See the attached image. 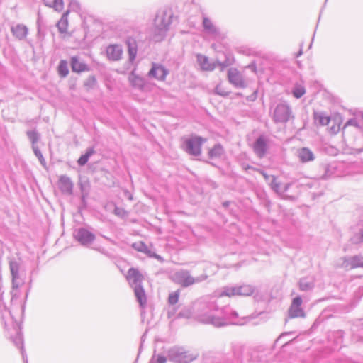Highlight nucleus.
<instances>
[{
    "label": "nucleus",
    "instance_id": "obj_1",
    "mask_svg": "<svg viewBox=\"0 0 363 363\" xmlns=\"http://www.w3.org/2000/svg\"><path fill=\"white\" fill-rule=\"evenodd\" d=\"M224 312L220 311L216 299L206 297L197 300L191 307L184 308L179 313V316L194 318L201 323L220 327L223 326L224 319L220 313Z\"/></svg>",
    "mask_w": 363,
    "mask_h": 363
},
{
    "label": "nucleus",
    "instance_id": "obj_2",
    "mask_svg": "<svg viewBox=\"0 0 363 363\" xmlns=\"http://www.w3.org/2000/svg\"><path fill=\"white\" fill-rule=\"evenodd\" d=\"M1 317L6 330H10L9 325L10 323L11 324L12 329L15 333V335L13 336V335L11 334V339L12 340L13 344L17 347L21 349L24 362L28 363V359L25 356V351L23 350V340L19 324L18 323L17 320H14L11 311H8L6 308H4V311H1Z\"/></svg>",
    "mask_w": 363,
    "mask_h": 363
},
{
    "label": "nucleus",
    "instance_id": "obj_3",
    "mask_svg": "<svg viewBox=\"0 0 363 363\" xmlns=\"http://www.w3.org/2000/svg\"><path fill=\"white\" fill-rule=\"evenodd\" d=\"M143 279V275L137 269L130 268L128 269L127 280L133 289L135 296L139 302L140 307L144 308L146 305L147 298L145 292L141 286Z\"/></svg>",
    "mask_w": 363,
    "mask_h": 363
},
{
    "label": "nucleus",
    "instance_id": "obj_4",
    "mask_svg": "<svg viewBox=\"0 0 363 363\" xmlns=\"http://www.w3.org/2000/svg\"><path fill=\"white\" fill-rule=\"evenodd\" d=\"M170 278L174 283L180 285L183 288H187L205 281L208 279V275L203 274L201 276L194 277L189 270L182 269L174 272Z\"/></svg>",
    "mask_w": 363,
    "mask_h": 363
},
{
    "label": "nucleus",
    "instance_id": "obj_5",
    "mask_svg": "<svg viewBox=\"0 0 363 363\" xmlns=\"http://www.w3.org/2000/svg\"><path fill=\"white\" fill-rule=\"evenodd\" d=\"M171 22V16H168L166 13H163L161 16H157L152 40L155 42H160L162 40L166 35Z\"/></svg>",
    "mask_w": 363,
    "mask_h": 363
},
{
    "label": "nucleus",
    "instance_id": "obj_6",
    "mask_svg": "<svg viewBox=\"0 0 363 363\" xmlns=\"http://www.w3.org/2000/svg\"><path fill=\"white\" fill-rule=\"evenodd\" d=\"M255 291V288L250 284H242L240 286H227L221 289L218 294L219 296H247L252 295Z\"/></svg>",
    "mask_w": 363,
    "mask_h": 363
},
{
    "label": "nucleus",
    "instance_id": "obj_7",
    "mask_svg": "<svg viewBox=\"0 0 363 363\" xmlns=\"http://www.w3.org/2000/svg\"><path fill=\"white\" fill-rule=\"evenodd\" d=\"M11 274L12 276L11 303H14L18 297V289L23 284V279L20 277V264L16 260L9 262Z\"/></svg>",
    "mask_w": 363,
    "mask_h": 363
},
{
    "label": "nucleus",
    "instance_id": "obj_8",
    "mask_svg": "<svg viewBox=\"0 0 363 363\" xmlns=\"http://www.w3.org/2000/svg\"><path fill=\"white\" fill-rule=\"evenodd\" d=\"M168 359L176 363H190L196 358V355L186 351L184 348L172 347L167 352Z\"/></svg>",
    "mask_w": 363,
    "mask_h": 363
},
{
    "label": "nucleus",
    "instance_id": "obj_9",
    "mask_svg": "<svg viewBox=\"0 0 363 363\" xmlns=\"http://www.w3.org/2000/svg\"><path fill=\"white\" fill-rule=\"evenodd\" d=\"M292 117L291 108L285 102L278 104L273 111V120L275 123H285Z\"/></svg>",
    "mask_w": 363,
    "mask_h": 363
},
{
    "label": "nucleus",
    "instance_id": "obj_10",
    "mask_svg": "<svg viewBox=\"0 0 363 363\" xmlns=\"http://www.w3.org/2000/svg\"><path fill=\"white\" fill-rule=\"evenodd\" d=\"M206 141L200 136H194L184 140L183 149L191 155L199 156L201 152V145Z\"/></svg>",
    "mask_w": 363,
    "mask_h": 363
},
{
    "label": "nucleus",
    "instance_id": "obj_11",
    "mask_svg": "<svg viewBox=\"0 0 363 363\" xmlns=\"http://www.w3.org/2000/svg\"><path fill=\"white\" fill-rule=\"evenodd\" d=\"M220 311H225L224 313H220V315L223 317L224 319L223 325L228 323L242 325L247 323V320L250 319L248 317L240 318L238 313L236 311L231 310L229 307L221 308Z\"/></svg>",
    "mask_w": 363,
    "mask_h": 363
},
{
    "label": "nucleus",
    "instance_id": "obj_12",
    "mask_svg": "<svg viewBox=\"0 0 363 363\" xmlns=\"http://www.w3.org/2000/svg\"><path fill=\"white\" fill-rule=\"evenodd\" d=\"M196 59L201 69L204 71H213L216 68V65L220 66L221 69H223L231 64L229 57H227L223 62L217 61L216 63L211 62L208 57L201 54H198L196 55Z\"/></svg>",
    "mask_w": 363,
    "mask_h": 363
},
{
    "label": "nucleus",
    "instance_id": "obj_13",
    "mask_svg": "<svg viewBox=\"0 0 363 363\" xmlns=\"http://www.w3.org/2000/svg\"><path fill=\"white\" fill-rule=\"evenodd\" d=\"M303 301L301 296L295 297L289 309V316L291 318H305L306 313L301 307Z\"/></svg>",
    "mask_w": 363,
    "mask_h": 363
},
{
    "label": "nucleus",
    "instance_id": "obj_14",
    "mask_svg": "<svg viewBox=\"0 0 363 363\" xmlns=\"http://www.w3.org/2000/svg\"><path fill=\"white\" fill-rule=\"evenodd\" d=\"M74 236L84 246H88L95 240V235L83 228L76 230Z\"/></svg>",
    "mask_w": 363,
    "mask_h": 363
},
{
    "label": "nucleus",
    "instance_id": "obj_15",
    "mask_svg": "<svg viewBox=\"0 0 363 363\" xmlns=\"http://www.w3.org/2000/svg\"><path fill=\"white\" fill-rule=\"evenodd\" d=\"M169 71L164 66L159 63H152V67L148 72L150 77H153L158 81H164Z\"/></svg>",
    "mask_w": 363,
    "mask_h": 363
},
{
    "label": "nucleus",
    "instance_id": "obj_16",
    "mask_svg": "<svg viewBox=\"0 0 363 363\" xmlns=\"http://www.w3.org/2000/svg\"><path fill=\"white\" fill-rule=\"evenodd\" d=\"M228 78L230 83L236 88L243 89L247 86V83L242 74L236 69L230 68L228 69Z\"/></svg>",
    "mask_w": 363,
    "mask_h": 363
},
{
    "label": "nucleus",
    "instance_id": "obj_17",
    "mask_svg": "<svg viewBox=\"0 0 363 363\" xmlns=\"http://www.w3.org/2000/svg\"><path fill=\"white\" fill-rule=\"evenodd\" d=\"M268 149V139L264 135L259 136L253 144V150L256 155L262 158L267 153Z\"/></svg>",
    "mask_w": 363,
    "mask_h": 363
},
{
    "label": "nucleus",
    "instance_id": "obj_18",
    "mask_svg": "<svg viewBox=\"0 0 363 363\" xmlns=\"http://www.w3.org/2000/svg\"><path fill=\"white\" fill-rule=\"evenodd\" d=\"M340 267L345 269L363 268V256L354 255L353 257H344L341 259Z\"/></svg>",
    "mask_w": 363,
    "mask_h": 363
},
{
    "label": "nucleus",
    "instance_id": "obj_19",
    "mask_svg": "<svg viewBox=\"0 0 363 363\" xmlns=\"http://www.w3.org/2000/svg\"><path fill=\"white\" fill-rule=\"evenodd\" d=\"M342 165V164H337L335 163L323 164L320 168L324 173L320 176V178L328 179L333 177H339L340 174L337 173V169L341 168Z\"/></svg>",
    "mask_w": 363,
    "mask_h": 363
},
{
    "label": "nucleus",
    "instance_id": "obj_20",
    "mask_svg": "<svg viewBox=\"0 0 363 363\" xmlns=\"http://www.w3.org/2000/svg\"><path fill=\"white\" fill-rule=\"evenodd\" d=\"M106 56L112 61L120 60L123 55L122 46L118 44H112L107 46L106 49Z\"/></svg>",
    "mask_w": 363,
    "mask_h": 363
},
{
    "label": "nucleus",
    "instance_id": "obj_21",
    "mask_svg": "<svg viewBox=\"0 0 363 363\" xmlns=\"http://www.w3.org/2000/svg\"><path fill=\"white\" fill-rule=\"evenodd\" d=\"M129 81L133 87L140 91H146L148 90V84L145 79L136 75L134 72H132L130 74Z\"/></svg>",
    "mask_w": 363,
    "mask_h": 363
},
{
    "label": "nucleus",
    "instance_id": "obj_22",
    "mask_svg": "<svg viewBox=\"0 0 363 363\" xmlns=\"http://www.w3.org/2000/svg\"><path fill=\"white\" fill-rule=\"evenodd\" d=\"M202 26L204 32L212 38L215 39L219 35L220 32L218 28L214 25L209 18L203 16Z\"/></svg>",
    "mask_w": 363,
    "mask_h": 363
},
{
    "label": "nucleus",
    "instance_id": "obj_23",
    "mask_svg": "<svg viewBox=\"0 0 363 363\" xmlns=\"http://www.w3.org/2000/svg\"><path fill=\"white\" fill-rule=\"evenodd\" d=\"M58 186L63 194L71 195L73 193L74 184L71 179L66 175L60 176L58 182Z\"/></svg>",
    "mask_w": 363,
    "mask_h": 363
},
{
    "label": "nucleus",
    "instance_id": "obj_24",
    "mask_svg": "<svg viewBox=\"0 0 363 363\" xmlns=\"http://www.w3.org/2000/svg\"><path fill=\"white\" fill-rule=\"evenodd\" d=\"M12 34L18 40H23L28 34V28L25 25L16 24L11 28Z\"/></svg>",
    "mask_w": 363,
    "mask_h": 363
},
{
    "label": "nucleus",
    "instance_id": "obj_25",
    "mask_svg": "<svg viewBox=\"0 0 363 363\" xmlns=\"http://www.w3.org/2000/svg\"><path fill=\"white\" fill-rule=\"evenodd\" d=\"M298 157L299 160L303 163L314 160L313 152L307 147H302L298 150Z\"/></svg>",
    "mask_w": 363,
    "mask_h": 363
},
{
    "label": "nucleus",
    "instance_id": "obj_26",
    "mask_svg": "<svg viewBox=\"0 0 363 363\" xmlns=\"http://www.w3.org/2000/svg\"><path fill=\"white\" fill-rule=\"evenodd\" d=\"M127 45L128 49L129 61L130 62H133L138 52L136 41L133 38H128L127 40Z\"/></svg>",
    "mask_w": 363,
    "mask_h": 363
},
{
    "label": "nucleus",
    "instance_id": "obj_27",
    "mask_svg": "<svg viewBox=\"0 0 363 363\" xmlns=\"http://www.w3.org/2000/svg\"><path fill=\"white\" fill-rule=\"evenodd\" d=\"M71 67L73 72H81L88 70L87 65L79 60L77 57H72L71 59Z\"/></svg>",
    "mask_w": 363,
    "mask_h": 363
},
{
    "label": "nucleus",
    "instance_id": "obj_28",
    "mask_svg": "<svg viewBox=\"0 0 363 363\" xmlns=\"http://www.w3.org/2000/svg\"><path fill=\"white\" fill-rule=\"evenodd\" d=\"M68 14H69V11H67L65 13H64L62 14L61 18L57 23V27L58 28V30L61 33H65L67 31Z\"/></svg>",
    "mask_w": 363,
    "mask_h": 363
},
{
    "label": "nucleus",
    "instance_id": "obj_29",
    "mask_svg": "<svg viewBox=\"0 0 363 363\" xmlns=\"http://www.w3.org/2000/svg\"><path fill=\"white\" fill-rule=\"evenodd\" d=\"M314 118L320 125H327L330 121V118L323 112H315Z\"/></svg>",
    "mask_w": 363,
    "mask_h": 363
},
{
    "label": "nucleus",
    "instance_id": "obj_30",
    "mask_svg": "<svg viewBox=\"0 0 363 363\" xmlns=\"http://www.w3.org/2000/svg\"><path fill=\"white\" fill-rule=\"evenodd\" d=\"M298 285L301 291H307L313 289L314 281L313 279L308 280L307 278H302L300 279Z\"/></svg>",
    "mask_w": 363,
    "mask_h": 363
},
{
    "label": "nucleus",
    "instance_id": "obj_31",
    "mask_svg": "<svg viewBox=\"0 0 363 363\" xmlns=\"http://www.w3.org/2000/svg\"><path fill=\"white\" fill-rule=\"evenodd\" d=\"M223 152V147L220 144H217L209 151V156L211 158L220 157Z\"/></svg>",
    "mask_w": 363,
    "mask_h": 363
},
{
    "label": "nucleus",
    "instance_id": "obj_32",
    "mask_svg": "<svg viewBox=\"0 0 363 363\" xmlns=\"http://www.w3.org/2000/svg\"><path fill=\"white\" fill-rule=\"evenodd\" d=\"M305 88L300 84H296L292 90L293 96L296 99H300L305 94Z\"/></svg>",
    "mask_w": 363,
    "mask_h": 363
},
{
    "label": "nucleus",
    "instance_id": "obj_33",
    "mask_svg": "<svg viewBox=\"0 0 363 363\" xmlns=\"http://www.w3.org/2000/svg\"><path fill=\"white\" fill-rule=\"evenodd\" d=\"M143 253L146 254L149 257L155 258L160 262H164V259L160 255L156 254L154 251H152L148 246L146 245V250L143 252Z\"/></svg>",
    "mask_w": 363,
    "mask_h": 363
},
{
    "label": "nucleus",
    "instance_id": "obj_34",
    "mask_svg": "<svg viewBox=\"0 0 363 363\" xmlns=\"http://www.w3.org/2000/svg\"><path fill=\"white\" fill-rule=\"evenodd\" d=\"M179 295H180L179 290H177V291L169 294V297H168L169 304H170V305L176 304L179 301Z\"/></svg>",
    "mask_w": 363,
    "mask_h": 363
},
{
    "label": "nucleus",
    "instance_id": "obj_35",
    "mask_svg": "<svg viewBox=\"0 0 363 363\" xmlns=\"http://www.w3.org/2000/svg\"><path fill=\"white\" fill-rule=\"evenodd\" d=\"M59 74L62 77H66L69 72V70L67 69V63L65 61L62 60L60 62L59 67H58Z\"/></svg>",
    "mask_w": 363,
    "mask_h": 363
},
{
    "label": "nucleus",
    "instance_id": "obj_36",
    "mask_svg": "<svg viewBox=\"0 0 363 363\" xmlns=\"http://www.w3.org/2000/svg\"><path fill=\"white\" fill-rule=\"evenodd\" d=\"M359 172L356 171V165L354 164H348L346 167L345 171L344 172V175L354 176V174L359 173Z\"/></svg>",
    "mask_w": 363,
    "mask_h": 363
},
{
    "label": "nucleus",
    "instance_id": "obj_37",
    "mask_svg": "<svg viewBox=\"0 0 363 363\" xmlns=\"http://www.w3.org/2000/svg\"><path fill=\"white\" fill-rule=\"evenodd\" d=\"M27 135H28L29 140H30V142L32 143V144L36 143L40 138L39 134L35 130L28 131Z\"/></svg>",
    "mask_w": 363,
    "mask_h": 363
},
{
    "label": "nucleus",
    "instance_id": "obj_38",
    "mask_svg": "<svg viewBox=\"0 0 363 363\" xmlns=\"http://www.w3.org/2000/svg\"><path fill=\"white\" fill-rule=\"evenodd\" d=\"M271 187L279 195H281V185L280 183L277 182L274 177L273 178V180L271 182Z\"/></svg>",
    "mask_w": 363,
    "mask_h": 363
},
{
    "label": "nucleus",
    "instance_id": "obj_39",
    "mask_svg": "<svg viewBox=\"0 0 363 363\" xmlns=\"http://www.w3.org/2000/svg\"><path fill=\"white\" fill-rule=\"evenodd\" d=\"M132 247L138 252L146 250V245L143 242H138L132 244Z\"/></svg>",
    "mask_w": 363,
    "mask_h": 363
},
{
    "label": "nucleus",
    "instance_id": "obj_40",
    "mask_svg": "<svg viewBox=\"0 0 363 363\" xmlns=\"http://www.w3.org/2000/svg\"><path fill=\"white\" fill-rule=\"evenodd\" d=\"M347 126H354L357 128H360L361 125H360L358 120L356 118H353L348 120L345 123L343 128H345Z\"/></svg>",
    "mask_w": 363,
    "mask_h": 363
},
{
    "label": "nucleus",
    "instance_id": "obj_41",
    "mask_svg": "<svg viewBox=\"0 0 363 363\" xmlns=\"http://www.w3.org/2000/svg\"><path fill=\"white\" fill-rule=\"evenodd\" d=\"M167 358L163 355L154 356L151 360V363H166Z\"/></svg>",
    "mask_w": 363,
    "mask_h": 363
},
{
    "label": "nucleus",
    "instance_id": "obj_42",
    "mask_svg": "<svg viewBox=\"0 0 363 363\" xmlns=\"http://www.w3.org/2000/svg\"><path fill=\"white\" fill-rule=\"evenodd\" d=\"M352 241L353 243L358 244L363 242V230L359 233L355 235L352 238Z\"/></svg>",
    "mask_w": 363,
    "mask_h": 363
},
{
    "label": "nucleus",
    "instance_id": "obj_43",
    "mask_svg": "<svg viewBox=\"0 0 363 363\" xmlns=\"http://www.w3.org/2000/svg\"><path fill=\"white\" fill-rule=\"evenodd\" d=\"M69 8L72 11H78L79 9V2L76 0H70Z\"/></svg>",
    "mask_w": 363,
    "mask_h": 363
},
{
    "label": "nucleus",
    "instance_id": "obj_44",
    "mask_svg": "<svg viewBox=\"0 0 363 363\" xmlns=\"http://www.w3.org/2000/svg\"><path fill=\"white\" fill-rule=\"evenodd\" d=\"M89 157L87 155H82L78 160L77 162H78V164L80 165V166H84L86 164V162H88L89 160Z\"/></svg>",
    "mask_w": 363,
    "mask_h": 363
},
{
    "label": "nucleus",
    "instance_id": "obj_45",
    "mask_svg": "<svg viewBox=\"0 0 363 363\" xmlns=\"http://www.w3.org/2000/svg\"><path fill=\"white\" fill-rule=\"evenodd\" d=\"M33 149L35 156L39 159V160H43V156L40 150H38V148L34 146L33 147Z\"/></svg>",
    "mask_w": 363,
    "mask_h": 363
},
{
    "label": "nucleus",
    "instance_id": "obj_46",
    "mask_svg": "<svg viewBox=\"0 0 363 363\" xmlns=\"http://www.w3.org/2000/svg\"><path fill=\"white\" fill-rule=\"evenodd\" d=\"M96 83V79L94 77H90L85 83L86 86H91Z\"/></svg>",
    "mask_w": 363,
    "mask_h": 363
},
{
    "label": "nucleus",
    "instance_id": "obj_47",
    "mask_svg": "<svg viewBox=\"0 0 363 363\" xmlns=\"http://www.w3.org/2000/svg\"><path fill=\"white\" fill-rule=\"evenodd\" d=\"M290 186H291V184H289V183L285 184L284 186H281V196H283L284 194L288 191Z\"/></svg>",
    "mask_w": 363,
    "mask_h": 363
},
{
    "label": "nucleus",
    "instance_id": "obj_48",
    "mask_svg": "<svg viewBox=\"0 0 363 363\" xmlns=\"http://www.w3.org/2000/svg\"><path fill=\"white\" fill-rule=\"evenodd\" d=\"M247 68L250 69V70H252L253 72H257V67H256V65L255 62H252L250 63L247 67Z\"/></svg>",
    "mask_w": 363,
    "mask_h": 363
},
{
    "label": "nucleus",
    "instance_id": "obj_49",
    "mask_svg": "<svg viewBox=\"0 0 363 363\" xmlns=\"http://www.w3.org/2000/svg\"><path fill=\"white\" fill-rule=\"evenodd\" d=\"M94 153V148L91 147L86 150V152L84 155H87L88 157L89 158Z\"/></svg>",
    "mask_w": 363,
    "mask_h": 363
},
{
    "label": "nucleus",
    "instance_id": "obj_50",
    "mask_svg": "<svg viewBox=\"0 0 363 363\" xmlns=\"http://www.w3.org/2000/svg\"><path fill=\"white\" fill-rule=\"evenodd\" d=\"M216 91L217 94H218L220 96H226L227 95V93L223 91V90H220V87L218 86H216Z\"/></svg>",
    "mask_w": 363,
    "mask_h": 363
},
{
    "label": "nucleus",
    "instance_id": "obj_51",
    "mask_svg": "<svg viewBox=\"0 0 363 363\" xmlns=\"http://www.w3.org/2000/svg\"><path fill=\"white\" fill-rule=\"evenodd\" d=\"M123 210L121 208H119L118 207H116L114 209V213L116 215L120 216L121 214V212Z\"/></svg>",
    "mask_w": 363,
    "mask_h": 363
},
{
    "label": "nucleus",
    "instance_id": "obj_52",
    "mask_svg": "<svg viewBox=\"0 0 363 363\" xmlns=\"http://www.w3.org/2000/svg\"><path fill=\"white\" fill-rule=\"evenodd\" d=\"M44 3L46 6H49V7H52V4H53V0H47V1H44Z\"/></svg>",
    "mask_w": 363,
    "mask_h": 363
},
{
    "label": "nucleus",
    "instance_id": "obj_53",
    "mask_svg": "<svg viewBox=\"0 0 363 363\" xmlns=\"http://www.w3.org/2000/svg\"><path fill=\"white\" fill-rule=\"evenodd\" d=\"M340 130V126L335 128V127H332L331 128V131L333 133H336L339 131Z\"/></svg>",
    "mask_w": 363,
    "mask_h": 363
},
{
    "label": "nucleus",
    "instance_id": "obj_54",
    "mask_svg": "<svg viewBox=\"0 0 363 363\" xmlns=\"http://www.w3.org/2000/svg\"><path fill=\"white\" fill-rule=\"evenodd\" d=\"M303 54V48H301L300 50L295 55V57H298Z\"/></svg>",
    "mask_w": 363,
    "mask_h": 363
},
{
    "label": "nucleus",
    "instance_id": "obj_55",
    "mask_svg": "<svg viewBox=\"0 0 363 363\" xmlns=\"http://www.w3.org/2000/svg\"><path fill=\"white\" fill-rule=\"evenodd\" d=\"M258 171H259V172L263 175V177H264L266 179H268V175H267L265 172H263V171H262V170H258Z\"/></svg>",
    "mask_w": 363,
    "mask_h": 363
},
{
    "label": "nucleus",
    "instance_id": "obj_56",
    "mask_svg": "<svg viewBox=\"0 0 363 363\" xmlns=\"http://www.w3.org/2000/svg\"><path fill=\"white\" fill-rule=\"evenodd\" d=\"M40 162L41 164H43L45 162V160L44 159L41 160H40Z\"/></svg>",
    "mask_w": 363,
    "mask_h": 363
},
{
    "label": "nucleus",
    "instance_id": "obj_57",
    "mask_svg": "<svg viewBox=\"0 0 363 363\" xmlns=\"http://www.w3.org/2000/svg\"><path fill=\"white\" fill-rule=\"evenodd\" d=\"M21 310H22V311H23V310H24V306L23 305L21 306Z\"/></svg>",
    "mask_w": 363,
    "mask_h": 363
}]
</instances>
